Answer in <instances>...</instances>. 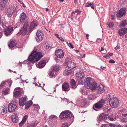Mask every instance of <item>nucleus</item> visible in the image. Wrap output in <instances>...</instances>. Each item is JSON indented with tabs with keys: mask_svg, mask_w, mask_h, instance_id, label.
<instances>
[{
	"mask_svg": "<svg viewBox=\"0 0 127 127\" xmlns=\"http://www.w3.org/2000/svg\"><path fill=\"white\" fill-rule=\"evenodd\" d=\"M109 62L110 63H115V61L113 60H110Z\"/></svg>",
	"mask_w": 127,
	"mask_h": 127,
	"instance_id": "obj_50",
	"label": "nucleus"
},
{
	"mask_svg": "<svg viewBox=\"0 0 127 127\" xmlns=\"http://www.w3.org/2000/svg\"><path fill=\"white\" fill-rule=\"evenodd\" d=\"M111 17V19L112 20H114L115 19V16H114L113 15H112Z\"/></svg>",
	"mask_w": 127,
	"mask_h": 127,
	"instance_id": "obj_60",
	"label": "nucleus"
},
{
	"mask_svg": "<svg viewBox=\"0 0 127 127\" xmlns=\"http://www.w3.org/2000/svg\"><path fill=\"white\" fill-rule=\"evenodd\" d=\"M76 67V64L73 62L71 61H68L66 63V66L63 73L64 74L65 76L69 75L71 73L70 70Z\"/></svg>",
	"mask_w": 127,
	"mask_h": 127,
	"instance_id": "obj_4",
	"label": "nucleus"
},
{
	"mask_svg": "<svg viewBox=\"0 0 127 127\" xmlns=\"http://www.w3.org/2000/svg\"><path fill=\"white\" fill-rule=\"evenodd\" d=\"M85 54H82L81 55V56L82 58H84L85 57Z\"/></svg>",
	"mask_w": 127,
	"mask_h": 127,
	"instance_id": "obj_59",
	"label": "nucleus"
},
{
	"mask_svg": "<svg viewBox=\"0 0 127 127\" xmlns=\"http://www.w3.org/2000/svg\"><path fill=\"white\" fill-rule=\"evenodd\" d=\"M126 13V9L121 8L118 12L116 15L118 18H120L122 17Z\"/></svg>",
	"mask_w": 127,
	"mask_h": 127,
	"instance_id": "obj_13",
	"label": "nucleus"
},
{
	"mask_svg": "<svg viewBox=\"0 0 127 127\" xmlns=\"http://www.w3.org/2000/svg\"><path fill=\"white\" fill-rule=\"evenodd\" d=\"M110 126L111 127H116V126L115 124H110Z\"/></svg>",
	"mask_w": 127,
	"mask_h": 127,
	"instance_id": "obj_49",
	"label": "nucleus"
},
{
	"mask_svg": "<svg viewBox=\"0 0 127 127\" xmlns=\"http://www.w3.org/2000/svg\"><path fill=\"white\" fill-rule=\"evenodd\" d=\"M55 54L58 58H62L64 56V52L62 49H59L56 50L55 52Z\"/></svg>",
	"mask_w": 127,
	"mask_h": 127,
	"instance_id": "obj_11",
	"label": "nucleus"
},
{
	"mask_svg": "<svg viewBox=\"0 0 127 127\" xmlns=\"http://www.w3.org/2000/svg\"><path fill=\"white\" fill-rule=\"evenodd\" d=\"M33 106L34 107V108H35V109L38 110L40 108L39 106L37 104H34L33 105Z\"/></svg>",
	"mask_w": 127,
	"mask_h": 127,
	"instance_id": "obj_39",
	"label": "nucleus"
},
{
	"mask_svg": "<svg viewBox=\"0 0 127 127\" xmlns=\"http://www.w3.org/2000/svg\"><path fill=\"white\" fill-rule=\"evenodd\" d=\"M27 99V97L26 96L24 97L20 98L19 100V105L21 106L24 105L26 103Z\"/></svg>",
	"mask_w": 127,
	"mask_h": 127,
	"instance_id": "obj_17",
	"label": "nucleus"
},
{
	"mask_svg": "<svg viewBox=\"0 0 127 127\" xmlns=\"http://www.w3.org/2000/svg\"><path fill=\"white\" fill-rule=\"evenodd\" d=\"M85 87L88 89H90L92 90H95L96 87V84L94 80L91 78H86L84 83Z\"/></svg>",
	"mask_w": 127,
	"mask_h": 127,
	"instance_id": "obj_2",
	"label": "nucleus"
},
{
	"mask_svg": "<svg viewBox=\"0 0 127 127\" xmlns=\"http://www.w3.org/2000/svg\"><path fill=\"white\" fill-rule=\"evenodd\" d=\"M21 80L22 81V82H21V83H24L25 82H26L27 83H28V82H26V80H22V79H21Z\"/></svg>",
	"mask_w": 127,
	"mask_h": 127,
	"instance_id": "obj_61",
	"label": "nucleus"
},
{
	"mask_svg": "<svg viewBox=\"0 0 127 127\" xmlns=\"http://www.w3.org/2000/svg\"><path fill=\"white\" fill-rule=\"evenodd\" d=\"M12 82V81L10 79H9L8 80L7 82L8 83V84L9 85V87H10Z\"/></svg>",
	"mask_w": 127,
	"mask_h": 127,
	"instance_id": "obj_42",
	"label": "nucleus"
},
{
	"mask_svg": "<svg viewBox=\"0 0 127 127\" xmlns=\"http://www.w3.org/2000/svg\"><path fill=\"white\" fill-rule=\"evenodd\" d=\"M70 83L72 88L74 89L76 88V83L74 80L73 79L70 80Z\"/></svg>",
	"mask_w": 127,
	"mask_h": 127,
	"instance_id": "obj_28",
	"label": "nucleus"
},
{
	"mask_svg": "<svg viewBox=\"0 0 127 127\" xmlns=\"http://www.w3.org/2000/svg\"><path fill=\"white\" fill-rule=\"evenodd\" d=\"M27 16L26 14L24 12H22L20 16V21L22 23L25 22H28L27 21Z\"/></svg>",
	"mask_w": 127,
	"mask_h": 127,
	"instance_id": "obj_12",
	"label": "nucleus"
},
{
	"mask_svg": "<svg viewBox=\"0 0 127 127\" xmlns=\"http://www.w3.org/2000/svg\"><path fill=\"white\" fill-rule=\"evenodd\" d=\"M96 97L94 94H90L88 97V98L90 100H93L96 98Z\"/></svg>",
	"mask_w": 127,
	"mask_h": 127,
	"instance_id": "obj_36",
	"label": "nucleus"
},
{
	"mask_svg": "<svg viewBox=\"0 0 127 127\" xmlns=\"http://www.w3.org/2000/svg\"><path fill=\"white\" fill-rule=\"evenodd\" d=\"M5 81H3L1 82L0 85V88H1L3 86H4L5 84Z\"/></svg>",
	"mask_w": 127,
	"mask_h": 127,
	"instance_id": "obj_43",
	"label": "nucleus"
},
{
	"mask_svg": "<svg viewBox=\"0 0 127 127\" xmlns=\"http://www.w3.org/2000/svg\"><path fill=\"white\" fill-rule=\"evenodd\" d=\"M48 74L50 78H52L54 76H55L52 70L50 71Z\"/></svg>",
	"mask_w": 127,
	"mask_h": 127,
	"instance_id": "obj_37",
	"label": "nucleus"
},
{
	"mask_svg": "<svg viewBox=\"0 0 127 127\" xmlns=\"http://www.w3.org/2000/svg\"><path fill=\"white\" fill-rule=\"evenodd\" d=\"M107 27H108L109 28L112 29L114 27V23L111 22L109 23V24H107Z\"/></svg>",
	"mask_w": 127,
	"mask_h": 127,
	"instance_id": "obj_33",
	"label": "nucleus"
},
{
	"mask_svg": "<svg viewBox=\"0 0 127 127\" xmlns=\"http://www.w3.org/2000/svg\"><path fill=\"white\" fill-rule=\"evenodd\" d=\"M55 36H56L58 38L59 37V36L57 34V33L55 34Z\"/></svg>",
	"mask_w": 127,
	"mask_h": 127,
	"instance_id": "obj_64",
	"label": "nucleus"
},
{
	"mask_svg": "<svg viewBox=\"0 0 127 127\" xmlns=\"http://www.w3.org/2000/svg\"><path fill=\"white\" fill-rule=\"evenodd\" d=\"M56 119V117L55 116L52 115L49 117V120H50L51 119H53L55 120Z\"/></svg>",
	"mask_w": 127,
	"mask_h": 127,
	"instance_id": "obj_41",
	"label": "nucleus"
},
{
	"mask_svg": "<svg viewBox=\"0 0 127 127\" xmlns=\"http://www.w3.org/2000/svg\"><path fill=\"white\" fill-rule=\"evenodd\" d=\"M68 125L66 123H64L63 124L62 127H68Z\"/></svg>",
	"mask_w": 127,
	"mask_h": 127,
	"instance_id": "obj_45",
	"label": "nucleus"
},
{
	"mask_svg": "<svg viewBox=\"0 0 127 127\" xmlns=\"http://www.w3.org/2000/svg\"><path fill=\"white\" fill-rule=\"evenodd\" d=\"M96 90L97 93L101 94L104 91V86L102 84H100L96 88Z\"/></svg>",
	"mask_w": 127,
	"mask_h": 127,
	"instance_id": "obj_15",
	"label": "nucleus"
},
{
	"mask_svg": "<svg viewBox=\"0 0 127 127\" xmlns=\"http://www.w3.org/2000/svg\"><path fill=\"white\" fill-rule=\"evenodd\" d=\"M36 35L37 36L35 37L36 41L37 42H39L43 39V34L41 30H38L37 31Z\"/></svg>",
	"mask_w": 127,
	"mask_h": 127,
	"instance_id": "obj_7",
	"label": "nucleus"
},
{
	"mask_svg": "<svg viewBox=\"0 0 127 127\" xmlns=\"http://www.w3.org/2000/svg\"><path fill=\"white\" fill-rule=\"evenodd\" d=\"M46 61L44 60H42L39 62L36 65L37 67L39 68H43L45 65L46 64Z\"/></svg>",
	"mask_w": 127,
	"mask_h": 127,
	"instance_id": "obj_19",
	"label": "nucleus"
},
{
	"mask_svg": "<svg viewBox=\"0 0 127 127\" xmlns=\"http://www.w3.org/2000/svg\"><path fill=\"white\" fill-rule=\"evenodd\" d=\"M83 72L81 71H80L76 74V76L77 77L79 78H82L84 77Z\"/></svg>",
	"mask_w": 127,
	"mask_h": 127,
	"instance_id": "obj_26",
	"label": "nucleus"
},
{
	"mask_svg": "<svg viewBox=\"0 0 127 127\" xmlns=\"http://www.w3.org/2000/svg\"><path fill=\"white\" fill-rule=\"evenodd\" d=\"M108 119L111 121H114L116 120V118H113L112 116H109V117Z\"/></svg>",
	"mask_w": 127,
	"mask_h": 127,
	"instance_id": "obj_38",
	"label": "nucleus"
},
{
	"mask_svg": "<svg viewBox=\"0 0 127 127\" xmlns=\"http://www.w3.org/2000/svg\"><path fill=\"white\" fill-rule=\"evenodd\" d=\"M15 42L14 41H11L8 44V46L11 49L13 48L15 46Z\"/></svg>",
	"mask_w": 127,
	"mask_h": 127,
	"instance_id": "obj_27",
	"label": "nucleus"
},
{
	"mask_svg": "<svg viewBox=\"0 0 127 127\" xmlns=\"http://www.w3.org/2000/svg\"><path fill=\"white\" fill-rule=\"evenodd\" d=\"M108 98L109 99V104L111 107L113 108H116L119 105V102L118 99L116 97H111L109 95H108Z\"/></svg>",
	"mask_w": 127,
	"mask_h": 127,
	"instance_id": "obj_5",
	"label": "nucleus"
},
{
	"mask_svg": "<svg viewBox=\"0 0 127 127\" xmlns=\"http://www.w3.org/2000/svg\"><path fill=\"white\" fill-rule=\"evenodd\" d=\"M100 68H101V69L102 70H106V68L105 67H103L102 66H101Z\"/></svg>",
	"mask_w": 127,
	"mask_h": 127,
	"instance_id": "obj_57",
	"label": "nucleus"
},
{
	"mask_svg": "<svg viewBox=\"0 0 127 127\" xmlns=\"http://www.w3.org/2000/svg\"><path fill=\"white\" fill-rule=\"evenodd\" d=\"M43 57L42 53L40 52H38L36 51H34L29 56L27 60H25L23 62L19 63L21 65V64L27 63L28 65H30V63H32L38 61Z\"/></svg>",
	"mask_w": 127,
	"mask_h": 127,
	"instance_id": "obj_1",
	"label": "nucleus"
},
{
	"mask_svg": "<svg viewBox=\"0 0 127 127\" xmlns=\"http://www.w3.org/2000/svg\"><path fill=\"white\" fill-rule=\"evenodd\" d=\"M37 23L36 20H33L31 23L29 29V32H31L37 26Z\"/></svg>",
	"mask_w": 127,
	"mask_h": 127,
	"instance_id": "obj_14",
	"label": "nucleus"
},
{
	"mask_svg": "<svg viewBox=\"0 0 127 127\" xmlns=\"http://www.w3.org/2000/svg\"><path fill=\"white\" fill-rule=\"evenodd\" d=\"M53 70L54 71H58L60 69V66L58 64H56L53 66L52 67Z\"/></svg>",
	"mask_w": 127,
	"mask_h": 127,
	"instance_id": "obj_29",
	"label": "nucleus"
},
{
	"mask_svg": "<svg viewBox=\"0 0 127 127\" xmlns=\"http://www.w3.org/2000/svg\"><path fill=\"white\" fill-rule=\"evenodd\" d=\"M127 24V21L126 20H124L122 21L120 23V26L121 27H124Z\"/></svg>",
	"mask_w": 127,
	"mask_h": 127,
	"instance_id": "obj_35",
	"label": "nucleus"
},
{
	"mask_svg": "<svg viewBox=\"0 0 127 127\" xmlns=\"http://www.w3.org/2000/svg\"><path fill=\"white\" fill-rule=\"evenodd\" d=\"M89 6H90L92 9H94V5L93 4L91 3L90 4Z\"/></svg>",
	"mask_w": 127,
	"mask_h": 127,
	"instance_id": "obj_56",
	"label": "nucleus"
},
{
	"mask_svg": "<svg viewBox=\"0 0 127 127\" xmlns=\"http://www.w3.org/2000/svg\"><path fill=\"white\" fill-rule=\"evenodd\" d=\"M80 13L81 11L79 10L78 9L77 10V15L80 14Z\"/></svg>",
	"mask_w": 127,
	"mask_h": 127,
	"instance_id": "obj_51",
	"label": "nucleus"
},
{
	"mask_svg": "<svg viewBox=\"0 0 127 127\" xmlns=\"http://www.w3.org/2000/svg\"><path fill=\"white\" fill-rule=\"evenodd\" d=\"M107 125L106 124H102L101 126V127H107Z\"/></svg>",
	"mask_w": 127,
	"mask_h": 127,
	"instance_id": "obj_54",
	"label": "nucleus"
},
{
	"mask_svg": "<svg viewBox=\"0 0 127 127\" xmlns=\"http://www.w3.org/2000/svg\"><path fill=\"white\" fill-rule=\"evenodd\" d=\"M107 56H109V58L111 56H112L113 55V54L111 53H108L107 54Z\"/></svg>",
	"mask_w": 127,
	"mask_h": 127,
	"instance_id": "obj_47",
	"label": "nucleus"
},
{
	"mask_svg": "<svg viewBox=\"0 0 127 127\" xmlns=\"http://www.w3.org/2000/svg\"><path fill=\"white\" fill-rule=\"evenodd\" d=\"M59 38L62 41H64V39L62 37H59Z\"/></svg>",
	"mask_w": 127,
	"mask_h": 127,
	"instance_id": "obj_53",
	"label": "nucleus"
},
{
	"mask_svg": "<svg viewBox=\"0 0 127 127\" xmlns=\"http://www.w3.org/2000/svg\"><path fill=\"white\" fill-rule=\"evenodd\" d=\"M115 49L116 50H117L118 51L120 49V48L119 47H118V46H117L115 48Z\"/></svg>",
	"mask_w": 127,
	"mask_h": 127,
	"instance_id": "obj_55",
	"label": "nucleus"
},
{
	"mask_svg": "<svg viewBox=\"0 0 127 127\" xmlns=\"http://www.w3.org/2000/svg\"><path fill=\"white\" fill-rule=\"evenodd\" d=\"M9 89L8 88H6L4 89L2 92V94L3 95H6L9 93Z\"/></svg>",
	"mask_w": 127,
	"mask_h": 127,
	"instance_id": "obj_32",
	"label": "nucleus"
},
{
	"mask_svg": "<svg viewBox=\"0 0 127 127\" xmlns=\"http://www.w3.org/2000/svg\"><path fill=\"white\" fill-rule=\"evenodd\" d=\"M8 111L9 112H13L17 108L16 105L12 103H10L8 105Z\"/></svg>",
	"mask_w": 127,
	"mask_h": 127,
	"instance_id": "obj_9",
	"label": "nucleus"
},
{
	"mask_svg": "<svg viewBox=\"0 0 127 127\" xmlns=\"http://www.w3.org/2000/svg\"><path fill=\"white\" fill-rule=\"evenodd\" d=\"M6 12L7 15L8 16H11L13 12L11 11L10 8L6 10Z\"/></svg>",
	"mask_w": 127,
	"mask_h": 127,
	"instance_id": "obj_34",
	"label": "nucleus"
},
{
	"mask_svg": "<svg viewBox=\"0 0 127 127\" xmlns=\"http://www.w3.org/2000/svg\"><path fill=\"white\" fill-rule=\"evenodd\" d=\"M127 31V28H123L119 30L118 33L120 36H122L125 34Z\"/></svg>",
	"mask_w": 127,
	"mask_h": 127,
	"instance_id": "obj_23",
	"label": "nucleus"
},
{
	"mask_svg": "<svg viewBox=\"0 0 127 127\" xmlns=\"http://www.w3.org/2000/svg\"><path fill=\"white\" fill-rule=\"evenodd\" d=\"M46 43H45V45H46ZM51 46H50V45H49L48 44L47 45L46 44V49H50L51 48Z\"/></svg>",
	"mask_w": 127,
	"mask_h": 127,
	"instance_id": "obj_46",
	"label": "nucleus"
},
{
	"mask_svg": "<svg viewBox=\"0 0 127 127\" xmlns=\"http://www.w3.org/2000/svg\"><path fill=\"white\" fill-rule=\"evenodd\" d=\"M32 102L31 101H29L26 104L25 108L26 109H28L32 104Z\"/></svg>",
	"mask_w": 127,
	"mask_h": 127,
	"instance_id": "obj_30",
	"label": "nucleus"
},
{
	"mask_svg": "<svg viewBox=\"0 0 127 127\" xmlns=\"http://www.w3.org/2000/svg\"><path fill=\"white\" fill-rule=\"evenodd\" d=\"M76 13H77V9L76 10L72 12L71 14V16H73V14H75Z\"/></svg>",
	"mask_w": 127,
	"mask_h": 127,
	"instance_id": "obj_52",
	"label": "nucleus"
},
{
	"mask_svg": "<svg viewBox=\"0 0 127 127\" xmlns=\"http://www.w3.org/2000/svg\"><path fill=\"white\" fill-rule=\"evenodd\" d=\"M13 95L16 98L19 97L21 95V93L20 91H17L14 92Z\"/></svg>",
	"mask_w": 127,
	"mask_h": 127,
	"instance_id": "obj_31",
	"label": "nucleus"
},
{
	"mask_svg": "<svg viewBox=\"0 0 127 127\" xmlns=\"http://www.w3.org/2000/svg\"><path fill=\"white\" fill-rule=\"evenodd\" d=\"M104 57L106 59H108L109 58V56H107V55L106 56H104Z\"/></svg>",
	"mask_w": 127,
	"mask_h": 127,
	"instance_id": "obj_63",
	"label": "nucleus"
},
{
	"mask_svg": "<svg viewBox=\"0 0 127 127\" xmlns=\"http://www.w3.org/2000/svg\"><path fill=\"white\" fill-rule=\"evenodd\" d=\"M81 82V83H79V84H82L83 83V81H82V80L81 79H80V80H79V82Z\"/></svg>",
	"mask_w": 127,
	"mask_h": 127,
	"instance_id": "obj_62",
	"label": "nucleus"
},
{
	"mask_svg": "<svg viewBox=\"0 0 127 127\" xmlns=\"http://www.w3.org/2000/svg\"><path fill=\"white\" fill-rule=\"evenodd\" d=\"M69 87L68 84L66 83H64L63 84L62 88L63 91H68L69 90Z\"/></svg>",
	"mask_w": 127,
	"mask_h": 127,
	"instance_id": "obj_18",
	"label": "nucleus"
},
{
	"mask_svg": "<svg viewBox=\"0 0 127 127\" xmlns=\"http://www.w3.org/2000/svg\"><path fill=\"white\" fill-rule=\"evenodd\" d=\"M59 116L61 119L66 118L67 121L70 124L74 120V116L71 112L69 111H63L61 113Z\"/></svg>",
	"mask_w": 127,
	"mask_h": 127,
	"instance_id": "obj_3",
	"label": "nucleus"
},
{
	"mask_svg": "<svg viewBox=\"0 0 127 127\" xmlns=\"http://www.w3.org/2000/svg\"><path fill=\"white\" fill-rule=\"evenodd\" d=\"M121 121L123 122L126 123L127 122V121H126V120L125 118H123L121 120Z\"/></svg>",
	"mask_w": 127,
	"mask_h": 127,
	"instance_id": "obj_48",
	"label": "nucleus"
},
{
	"mask_svg": "<svg viewBox=\"0 0 127 127\" xmlns=\"http://www.w3.org/2000/svg\"><path fill=\"white\" fill-rule=\"evenodd\" d=\"M81 92L82 94L83 95H87V93L86 92H85L84 90H82L81 91Z\"/></svg>",
	"mask_w": 127,
	"mask_h": 127,
	"instance_id": "obj_44",
	"label": "nucleus"
},
{
	"mask_svg": "<svg viewBox=\"0 0 127 127\" xmlns=\"http://www.w3.org/2000/svg\"><path fill=\"white\" fill-rule=\"evenodd\" d=\"M108 117L109 115L108 114H105L102 113L99 116L97 120L98 122H99V121L102 120L105 121Z\"/></svg>",
	"mask_w": 127,
	"mask_h": 127,
	"instance_id": "obj_10",
	"label": "nucleus"
},
{
	"mask_svg": "<svg viewBox=\"0 0 127 127\" xmlns=\"http://www.w3.org/2000/svg\"><path fill=\"white\" fill-rule=\"evenodd\" d=\"M7 2V0H2L0 2V5L2 8H4L6 6Z\"/></svg>",
	"mask_w": 127,
	"mask_h": 127,
	"instance_id": "obj_25",
	"label": "nucleus"
},
{
	"mask_svg": "<svg viewBox=\"0 0 127 127\" xmlns=\"http://www.w3.org/2000/svg\"><path fill=\"white\" fill-rule=\"evenodd\" d=\"M28 116L27 115H25L23 117L22 121L19 124L20 126L21 127L25 123L27 118Z\"/></svg>",
	"mask_w": 127,
	"mask_h": 127,
	"instance_id": "obj_24",
	"label": "nucleus"
},
{
	"mask_svg": "<svg viewBox=\"0 0 127 127\" xmlns=\"http://www.w3.org/2000/svg\"><path fill=\"white\" fill-rule=\"evenodd\" d=\"M66 42L68 46H69V47L72 49L74 47L71 43L69 42V43H68L67 41H66Z\"/></svg>",
	"mask_w": 127,
	"mask_h": 127,
	"instance_id": "obj_40",
	"label": "nucleus"
},
{
	"mask_svg": "<svg viewBox=\"0 0 127 127\" xmlns=\"http://www.w3.org/2000/svg\"><path fill=\"white\" fill-rule=\"evenodd\" d=\"M105 99H102L100 100L94 104L95 107L96 108L98 109L101 108L105 104Z\"/></svg>",
	"mask_w": 127,
	"mask_h": 127,
	"instance_id": "obj_8",
	"label": "nucleus"
},
{
	"mask_svg": "<svg viewBox=\"0 0 127 127\" xmlns=\"http://www.w3.org/2000/svg\"><path fill=\"white\" fill-rule=\"evenodd\" d=\"M7 109L5 106L0 107V113L2 115L5 114L7 112Z\"/></svg>",
	"mask_w": 127,
	"mask_h": 127,
	"instance_id": "obj_22",
	"label": "nucleus"
},
{
	"mask_svg": "<svg viewBox=\"0 0 127 127\" xmlns=\"http://www.w3.org/2000/svg\"><path fill=\"white\" fill-rule=\"evenodd\" d=\"M16 113H14L12 116V121L15 123H17L19 121L18 118Z\"/></svg>",
	"mask_w": 127,
	"mask_h": 127,
	"instance_id": "obj_21",
	"label": "nucleus"
},
{
	"mask_svg": "<svg viewBox=\"0 0 127 127\" xmlns=\"http://www.w3.org/2000/svg\"><path fill=\"white\" fill-rule=\"evenodd\" d=\"M13 28L11 27H8L4 31V33L6 35L8 36L12 33Z\"/></svg>",
	"mask_w": 127,
	"mask_h": 127,
	"instance_id": "obj_16",
	"label": "nucleus"
},
{
	"mask_svg": "<svg viewBox=\"0 0 127 127\" xmlns=\"http://www.w3.org/2000/svg\"><path fill=\"white\" fill-rule=\"evenodd\" d=\"M38 123V122L36 120L32 121L31 123L27 124L26 127H35Z\"/></svg>",
	"mask_w": 127,
	"mask_h": 127,
	"instance_id": "obj_20",
	"label": "nucleus"
},
{
	"mask_svg": "<svg viewBox=\"0 0 127 127\" xmlns=\"http://www.w3.org/2000/svg\"><path fill=\"white\" fill-rule=\"evenodd\" d=\"M29 23L28 22H25L24 24L21 28V29L19 32V33L22 36L25 35L27 33Z\"/></svg>",
	"mask_w": 127,
	"mask_h": 127,
	"instance_id": "obj_6",
	"label": "nucleus"
},
{
	"mask_svg": "<svg viewBox=\"0 0 127 127\" xmlns=\"http://www.w3.org/2000/svg\"><path fill=\"white\" fill-rule=\"evenodd\" d=\"M90 4L91 3H86V5H85V6L87 7H88L89 6Z\"/></svg>",
	"mask_w": 127,
	"mask_h": 127,
	"instance_id": "obj_58",
	"label": "nucleus"
}]
</instances>
